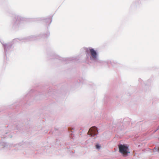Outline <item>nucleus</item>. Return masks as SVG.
I'll return each instance as SVG.
<instances>
[{"instance_id": "1", "label": "nucleus", "mask_w": 159, "mask_h": 159, "mask_svg": "<svg viewBox=\"0 0 159 159\" xmlns=\"http://www.w3.org/2000/svg\"><path fill=\"white\" fill-rule=\"evenodd\" d=\"M119 151L124 157L127 156L128 154L129 153L128 147L124 145L120 144L119 145Z\"/></svg>"}, {"instance_id": "2", "label": "nucleus", "mask_w": 159, "mask_h": 159, "mask_svg": "<svg viewBox=\"0 0 159 159\" xmlns=\"http://www.w3.org/2000/svg\"><path fill=\"white\" fill-rule=\"evenodd\" d=\"M97 128L95 127H92L89 129L88 134L90 135L92 137H93L97 134Z\"/></svg>"}, {"instance_id": "3", "label": "nucleus", "mask_w": 159, "mask_h": 159, "mask_svg": "<svg viewBox=\"0 0 159 159\" xmlns=\"http://www.w3.org/2000/svg\"><path fill=\"white\" fill-rule=\"evenodd\" d=\"M90 52L91 57L93 59H95L97 56V53L96 52L93 48L90 49Z\"/></svg>"}, {"instance_id": "4", "label": "nucleus", "mask_w": 159, "mask_h": 159, "mask_svg": "<svg viewBox=\"0 0 159 159\" xmlns=\"http://www.w3.org/2000/svg\"><path fill=\"white\" fill-rule=\"evenodd\" d=\"M100 146L98 144H97L96 145V148L97 149H99L100 148Z\"/></svg>"}, {"instance_id": "5", "label": "nucleus", "mask_w": 159, "mask_h": 159, "mask_svg": "<svg viewBox=\"0 0 159 159\" xmlns=\"http://www.w3.org/2000/svg\"><path fill=\"white\" fill-rule=\"evenodd\" d=\"M158 129H159V125L158 126Z\"/></svg>"}]
</instances>
